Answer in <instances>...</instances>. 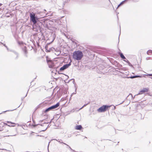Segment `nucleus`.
Masks as SVG:
<instances>
[{"mask_svg":"<svg viewBox=\"0 0 152 152\" xmlns=\"http://www.w3.org/2000/svg\"><path fill=\"white\" fill-rule=\"evenodd\" d=\"M73 58L75 60L79 61L82 58L83 55L82 52L79 50L76 51L73 53Z\"/></svg>","mask_w":152,"mask_h":152,"instance_id":"nucleus-1","label":"nucleus"},{"mask_svg":"<svg viewBox=\"0 0 152 152\" xmlns=\"http://www.w3.org/2000/svg\"><path fill=\"white\" fill-rule=\"evenodd\" d=\"M111 106V105H103L98 109L97 111L99 113L104 112L107 110L108 108H110Z\"/></svg>","mask_w":152,"mask_h":152,"instance_id":"nucleus-2","label":"nucleus"},{"mask_svg":"<svg viewBox=\"0 0 152 152\" xmlns=\"http://www.w3.org/2000/svg\"><path fill=\"white\" fill-rule=\"evenodd\" d=\"M29 16H30V20L34 24H35L37 23V19L35 16V14L33 13H30Z\"/></svg>","mask_w":152,"mask_h":152,"instance_id":"nucleus-3","label":"nucleus"},{"mask_svg":"<svg viewBox=\"0 0 152 152\" xmlns=\"http://www.w3.org/2000/svg\"><path fill=\"white\" fill-rule=\"evenodd\" d=\"M71 61L68 64H65L63 66L61 67L60 69V71L61 72L68 68L69 66L71 65Z\"/></svg>","mask_w":152,"mask_h":152,"instance_id":"nucleus-4","label":"nucleus"},{"mask_svg":"<svg viewBox=\"0 0 152 152\" xmlns=\"http://www.w3.org/2000/svg\"><path fill=\"white\" fill-rule=\"evenodd\" d=\"M148 88H144L140 91L139 93L137 94V95L142 94V93L145 92H148Z\"/></svg>","mask_w":152,"mask_h":152,"instance_id":"nucleus-5","label":"nucleus"},{"mask_svg":"<svg viewBox=\"0 0 152 152\" xmlns=\"http://www.w3.org/2000/svg\"><path fill=\"white\" fill-rule=\"evenodd\" d=\"M41 130L42 131H45L47 128V126L46 124H41Z\"/></svg>","mask_w":152,"mask_h":152,"instance_id":"nucleus-6","label":"nucleus"},{"mask_svg":"<svg viewBox=\"0 0 152 152\" xmlns=\"http://www.w3.org/2000/svg\"><path fill=\"white\" fill-rule=\"evenodd\" d=\"M140 77V76H138V75H135V76H131L130 77H124V78H130L133 79V78L138 77Z\"/></svg>","mask_w":152,"mask_h":152,"instance_id":"nucleus-7","label":"nucleus"},{"mask_svg":"<svg viewBox=\"0 0 152 152\" xmlns=\"http://www.w3.org/2000/svg\"><path fill=\"white\" fill-rule=\"evenodd\" d=\"M59 103L58 102L56 104L51 106V107L52 108V109H54L56 108L58 106H59Z\"/></svg>","mask_w":152,"mask_h":152,"instance_id":"nucleus-8","label":"nucleus"},{"mask_svg":"<svg viewBox=\"0 0 152 152\" xmlns=\"http://www.w3.org/2000/svg\"><path fill=\"white\" fill-rule=\"evenodd\" d=\"M82 128L81 125H77L75 126V129L76 130H80Z\"/></svg>","mask_w":152,"mask_h":152,"instance_id":"nucleus-9","label":"nucleus"},{"mask_svg":"<svg viewBox=\"0 0 152 152\" xmlns=\"http://www.w3.org/2000/svg\"><path fill=\"white\" fill-rule=\"evenodd\" d=\"M120 55L121 57L123 59H126V58L124 56V55L122 53H120Z\"/></svg>","mask_w":152,"mask_h":152,"instance_id":"nucleus-10","label":"nucleus"},{"mask_svg":"<svg viewBox=\"0 0 152 152\" xmlns=\"http://www.w3.org/2000/svg\"><path fill=\"white\" fill-rule=\"evenodd\" d=\"M51 110H52V108L51 107H48V108H47V109H46L45 111V112H47Z\"/></svg>","mask_w":152,"mask_h":152,"instance_id":"nucleus-11","label":"nucleus"},{"mask_svg":"<svg viewBox=\"0 0 152 152\" xmlns=\"http://www.w3.org/2000/svg\"><path fill=\"white\" fill-rule=\"evenodd\" d=\"M147 53L149 55H151V54H152V50H148L147 51Z\"/></svg>","mask_w":152,"mask_h":152,"instance_id":"nucleus-12","label":"nucleus"},{"mask_svg":"<svg viewBox=\"0 0 152 152\" xmlns=\"http://www.w3.org/2000/svg\"><path fill=\"white\" fill-rule=\"evenodd\" d=\"M4 126H5V127H7L8 126H10V127L14 126H15L12 125H8L7 124H5V125H4Z\"/></svg>","mask_w":152,"mask_h":152,"instance_id":"nucleus-13","label":"nucleus"},{"mask_svg":"<svg viewBox=\"0 0 152 152\" xmlns=\"http://www.w3.org/2000/svg\"><path fill=\"white\" fill-rule=\"evenodd\" d=\"M3 12V9L0 8V14H2Z\"/></svg>","mask_w":152,"mask_h":152,"instance_id":"nucleus-14","label":"nucleus"},{"mask_svg":"<svg viewBox=\"0 0 152 152\" xmlns=\"http://www.w3.org/2000/svg\"><path fill=\"white\" fill-rule=\"evenodd\" d=\"M23 51L25 53H26V54L27 53V51L26 50V49L25 48V49H24Z\"/></svg>","mask_w":152,"mask_h":152,"instance_id":"nucleus-15","label":"nucleus"},{"mask_svg":"<svg viewBox=\"0 0 152 152\" xmlns=\"http://www.w3.org/2000/svg\"><path fill=\"white\" fill-rule=\"evenodd\" d=\"M62 34L64 35L67 38H68L67 37V34H65L64 33H62Z\"/></svg>","mask_w":152,"mask_h":152,"instance_id":"nucleus-16","label":"nucleus"},{"mask_svg":"<svg viewBox=\"0 0 152 152\" xmlns=\"http://www.w3.org/2000/svg\"><path fill=\"white\" fill-rule=\"evenodd\" d=\"M147 75L149 76H152V74H148Z\"/></svg>","mask_w":152,"mask_h":152,"instance_id":"nucleus-17","label":"nucleus"},{"mask_svg":"<svg viewBox=\"0 0 152 152\" xmlns=\"http://www.w3.org/2000/svg\"><path fill=\"white\" fill-rule=\"evenodd\" d=\"M15 55H16V58H17L18 57V54L17 53H15Z\"/></svg>","mask_w":152,"mask_h":152,"instance_id":"nucleus-18","label":"nucleus"},{"mask_svg":"<svg viewBox=\"0 0 152 152\" xmlns=\"http://www.w3.org/2000/svg\"><path fill=\"white\" fill-rule=\"evenodd\" d=\"M2 45H4L5 47H6V48H7V50H8V48L7 47V46H6V45H5V44H3H3H2Z\"/></svg>","mask_w":152,"mask_h":152,"instance_id":"nucleus-19","label":"nucleus"},{"mask_svg":"<svg viewBox=\"0 0 152 152\" xmlns=\"http://www.w3.org/2000/svg\"><path fill=\"white\" fill-rule=\"evenodd\" d=\"M7 123H10L11 124H15L14 123L12 122H10V121H7Z\"/></svg>","mask_w":152,"mask_h":152,"instance_id":"nucleus-20","label":"nucleus"},{"mask_svg":"<svg viewBox=\"0 0 152 152\" xmlns=\"http://www.w3.org/2000/svg\"><path fill=\"white\" fill-rule=\"evenodd\" d=\"M89 102H88V103L87 104H84L83 106V107H85L88 104H89Z\"/></svg>","mask_w":152,"mask_h":152,"instance_id":"nucleus-21","label":"nucleus"},{"mask_svg":"<svg viewBox=\"0 0 152 152\" xmlns=\"http://www.w3.org/2000/svg\"><path fill=\"white\" fill-rule=\"evenodd\" d=\"M126 73H124V74H125V75L127 76L128 75V73L127 72H126Z\"/></svg>","mask_w":152,"mask_h":152,"instance_id":"nucleus-22","label":"nucleus"},{"mask_svg":"<svg viewBox=\"0 0 152 152\" xmlns=\"http://www.w3.org/2000/svg\"><path fill=\"white\" fill-rule=\"evenodd\" d=\"M83 106H82V107H81V108H80L79 110L82 109H83Z\"/></svg>","mask_w":152,"mask_h":152,"instance_id":"nucleus-23","label":"nucleus"},{"mask_svg":"<svg viewBox=\"0 0 152 152\" xmlns=\"http://www.w3.org/2000/svg\"><path fill=\"white\" fill-rule=\"evenodd\" d=\"M121 5V4H119L118 5V7H117V8H118V7H119Z\"/></svg>","mask_w":152,"mask_h":152,"instance_id":"nucleus-24","label":"nucleus"},{"mask_svg":"<svg viewBox=\"0 0 152 152\" xmlns=\"http://www.w3.org/2000/svg\"><path fill=\"white\" fill-rule=\"evenodd\" d=\"M49 67L50 68H52L53 67V66H49Z\"/></svg>","mask_w":152,"mask_h":152,"instance_id":"nucleus-25","label":"nucleus"},{"mask_svg":"<svg viewBox=\"0 0 152 152\" xmlns=\"http://www.w3.org/2000/svg\"><path fill=\"white\" fill-rule=\"evenodd\" d=\"M0 44H3V43H2V42H0Z\"/></svg>","mask_w":152,"mask_h":152,"instance_id":"nucleus-26","label":"nucleus"},{"mask_svg":"<svg viewBox=\"0 0 152 152\" xmlns=\"http://www.w3.org/2000/svg\"><path fill=\"white\" fill-rule=\"evenodd\" d=\"M116 108V107L115 106H114V109H115Z\"/></svg>","mask_w":152,"mask_h":152,"instance_id":"nucleus-27","label":"nucleus"},{"mask_svg":"<svg viewBox=\"0 0 152 152\" xmlns=\"http://www.w3.org/2000/svg\"><path fill=\"white\" fill-rule=\"evenodd\" d=\"M43 124H48V123H44Z\"/></svg>","mask_w":152,"mask_h":152,"instance_id":"nucleus-28","label":"nucleus"},{"mask_svg":"<svg viewBox=\"0 0 152 152\" xmlns=\"http://www.w3.org/2000/svg\"><path fill=\"white\" fill-rule=\"evenodd\" d=\"M22 42H21L20 43V42H19V44H22Z\"/></svg>","mask_w":152,"mask_h":152,"instance_id":"nucleus-29","label":"nucleus"},{"mask_svg":"<svg viewBox=\"0 0 152 152\" xmlns=\"http://www.w3.org/2000/svg\"><path fill=\"white\" fill-rule=\"evenodd\" d=\"M2 5L1 4H0V6H1Z\"/></svg>","mask_w":152,"mask_h":152,"instance_id":"nucleus-30","label":"nucleus"},{"mask_svg":"<svg viewBox=\"0 0 152 152\" xmlns=\"http://www.w3.org/2000/svg\"><path fill=\"white\" fill-rule=\"evenodd\" d=\"M36 125H34V126H36Z\"/></svg>","mask_w":152,"mask_h":152,"instance_id":"nucleus-31","label":"nucleus"},{"mask_svg":"<svg viewBox=\"0 0 152 152\" xmlns=\"http://www.w3.org/2000/svg\"><path fill=\"white\" fill-rule=\"evenodd\" d=\"M27 95V94H26V95L25 96H26Z\"/></svg>","mask_w":152,"mask_h":152,"instance_id":"nucleus-32","label":"nucleus"},{"mask_svg":"<svg viewBox=\"0 0 152 152\" xmlns=\"http://www.w3.org/2000/svg\"><path fill=\"white\" fill-rule=\"evenodd\" d=\"M146 59H147V60H148V58H147Z\"/></svg>","mask_w":152,"mask_h":152,"instance_id":"nucleus-33","label":"nucleus"},{"mask_svg":"<svg viewBox=\"0 0 152 152\" xmlns=\"http://www.w3.org/2000/svg\"><path fill=\"white\" fill-rule=\"evenodd\" d=\"M55 128V129H57V128H56H56Z\"/></svg>","mask_w":152,"mask_h":152,"instance_id":"nucleus-34","label":"nucleus"},{"mask_svg":"<svg viewBox=\"0 0 152 152\" xmlns=\"http://www.w3.org/2000/svg\"><path fill=\"white\" fill-rule=\"evenodd\" d=\"M76 91H75V94L76 93Z\"/></svg>","mask_w":152,"mask_h":152,"instance_id":"nucleus-35","label":"nucleus"},{"mask_svg":"<svg viewBox=\"0 0 152 152\" xmlns=\"http://www.w3.org/2000/svg\"><path fill=\"white\" fill-rule=\"evenodd\" d=\"M151 78L152 79V77H151Z\"/></svg>","mask_w":152,"mask_h":152,"instance_id":"nucleus-36","label":"nucleus"}]
</instances>
